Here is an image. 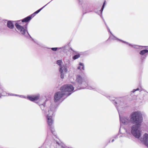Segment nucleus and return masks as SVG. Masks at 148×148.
I'll list each match as a JSON object with an SVG mask.
<instances>
[{"label": "nucleus", "instance_id": "nucleus-7", "mask_svg": "<svg viewBox=\"0 0 148 148\" xmlns=\"http://www.w3.org/2000/svg\"><path fill=\"white\" fill-rule=\"evenodd\" d=\"M111 35L110 36V38H111L112 39H113L114 40H118L120 41H121L125 43L128 45L129 46L131 47H133L134 48L136 49H139L140 50H141L145 48L146 46H139L136 45H132L131 44L125 41H124L123 40H120L118 38L116 37L115 36H114L112 34H111Z\"/></svg>", "mask_w": 148, "mask_h": 148}, {"label": "nucleus", "instance_id": "nucleus-31", "mask_svg": "<svg viewBox=\"0 0 148 148\" xmlns=\"http://www.w3.org/2000/svg\"><path fill=\"white\" fill-rule=\"evenodd\" d=\"M114 141V139H112L111 141V142L112 143Z\"/></svg>", "mask_w": 148, "mask_h": 148}, {"label": "nucleus", "instance_id": "nucleus-12", "mask_svg": "<svg viewBox=\"0 0 148 148\" xmlns=\"http://www.w3.org/2000/svg\"><path fill=\"white\" fill-rule=\"evenodd\" d=\"M140 141L143 143L147 147H148V134H145L143 137L140 138Z\"/></svg>", "mask_w": 148, "mask_h": 148}, {"label": "nucleus", "instance_id": "nucleus-32", "mask_svg": "<svg viewBox=\"0 0 148 148\" xmlns=\"http://www.w3.org/2000/svg\"><path fill=\"white\" fill-rule=\"evenodd\" d=\"M147 126L148 127V122L147 123Z\"/></svg>", "mask_w": 148, "mask_h": 148}, {"label": "nucleus", "instance_id": "nucleus-24", "mask_svg": "<svg viewBox=\"0 0 148 148\" xmlns=\"http://www.w3.org/2000/svg\"><path fill=\"white\" fill-rule=\"evenodd\" d=\"M87 88H88L89 89H95L96 90H97L95 88H92V87H88Z\"/></svg>", "mask_w": 148, "mask_h": 148}, {"label": "nucleus", "instance_id": "nucleus-29", "mask_svg": "<svg viewBox=\"0 0 148 148\" xmlns=\"http://www.w3.org/2000/svg\"><path fill=\"white\" fill-rule=\"evenodd\" d=\"M77 69H80V66H78L77 67Z\"/></svg>", "mask_w": 148, "mask_h": 148}, {"label": "nucleus", "instance_id": "nucleus-6", "mask_svg": "<svg viewBox=\"0 0 148 148\" xmlns=\"http://www.w3.org/2000/svg\"><path fill=\"white\" fill-rule=\"evenodd\" d=\"M141 125L135 124L131 127V132L135 138H139L141 136V132L139 129Z\"/></svg>", "mask_w": 148, "mask_h": 148}, {"label": "nucleus", "instance_id": "nucleus-30", "mask_svg": "<svg viewBox=\"0 0 148 148\" xmlns=\"http://www.w3.org/2000/svg\"><path fill=\"white\" fill-rule=\"evenodd\" d=\"M121 127H120V130H119V132H120V131H121Z\"/></svg>", "mask_w": 148, "mask_h": 148}, {"label": "nucleus", "instance_id": "nucleus-5", "mask_svg": "<svg viewBox=\"0 0 148 148\" xmlns=\"http://www.w3.org/2000/svg\"><path fill=\"white\" fill-rule=\"evenodd\" d=\"M76 81L78 84V85L76 86V87L78 89L85 88L88 85L87 80L82 78L79 75H77Z\"/></svg>", "mask_w": 148, "mask_h": 148}, {"label": "nucleus", "instance_id": "nucleus-15", "mask_svg": "<svg viewBox=\"0 0 148 148\" xmlns=\"http://www.w3.org/2000/svg\"><path fill=\"white\" fill-rule=\"evenodd\" d=\"M51 49L54 51H56L58 49H61V51H63V52H64L65 49V47H62L60 48H58V47H55V48H51Z\"/></svg>", "mask_w": 148, "mask_h": 148}, {"label": "nucleus", "instance_id": "nucleus-8", "mask_svg": "<svg viewBox=\"0 0 148 148\" xmlns=\"http://www.w3.org/2000/svg\"><path fill=\"white\" fill-rule=\"evenodd\" d=\"M120 109V108H117L119 116L120 123H122L125 125H127L131 122L130 119L127 116L121 117V113Z\"/></svg>", "mask_w": 148, "mask_h": 148}, {"label": "nucleus", "instance_id": "nucleus-1", "mask_svg": "<svg viewBox=\"0 0 148 148\" xmlns=\"http://www.w3.org/2000/svg\"><path fill=\"white\" fill-rule=\"evenodd\" d=\"M74 88L72 85L66 84L61 87L60 88L61 91L56 92L54 96V100L55 102L58 101L64 96L67 97L70 95L71 93L70 92L73 90Z\"/></svg>", "mask_w": 148, "mask_h": 148}, {"label": "nucleus", "instance_id": "nucleus-2", "mask_svg": "<svg viewBox=\"0 0 148 148\" xmlns=\"http://www.w3.org/2000/svg\"><path fill=\"white\" fill-rule=\"evenodd\" d=\"M53 106V105H51L49 109L47 110V112L44 111L43 112L46 115L47 122L49 128L51 130L52 133L55 136L56 134L54 129V126L53 125V120L52 116L53 115L54 113L56 111V107Z\"/></svg>", "mask_w": 148, "mask_h": 148}, {"label": "nucleus", "instance_id": "nucleus-16", "mask_svg": "<svg viewBox=\"0 0 148 148\" xmlns=\"http://www.w3.org/2000/svg\"><path fill=\"white\" fill-rule=\"evenodd\" d=\"M7 26L10 29H12L14 27V25L12 23V22L11 21H8Z\"/></svg>", "mask_w": 148, "mask_h": 148}, {"label": "nucleus", "instance_id": "nucleus-17", "mask_svg": "<svg viewBox=\"0 0 148 148\" xmlns=\"http://www.w3.org/2000/svg\"><path fill=\"white\" fill-rule=\"evenodd\" d=\"M80 54L79 53H78L77 54L74 56L73 58V60H75L77 59L78 58L80 57Z\"/></svg>", "mask_w": 148, "mask_h": 148}, {"label": "nucleus", "instance_id": "nucleus-22", "mask_svg": "<svg viewBox=\"0 0 148 148\" xmlns=\"http://www.w3.org/2000/svg\"><path fill=\"white\" fill-rule=\"evenodd\" d=\"M139 90V88H137V89H134L132 91V92H135V91H137V90Z\"/></svg>", "mask_w": 148, "mask_h": 148}, {"label": "nucleus", "instance_id": "nucleus-11", "mask_svg": "<svg viewBox=\"0 0 148 148\" xmlns=\"http://www.w3.org/2000/svg\"><path fill=\"white\" fill-rule=\"evenodd\" d=\"M50 2L40 9L36 11L32 14L24 18L23 19V21H29L32 19V18L34 17L36 15V14L38 13L43 8H44Z\"/></svg>", "mask_w": 148, "mask_h": 148}, {"label": "nucleus", "instance_id": "nucleus-25", "mask_svg": "<svg viewBox=\"0 0 148 148\" xmlns=\"http://www.w3.org/2000/svg\"><path fill=\"white\" fill-rule=\"evenodd\" d=\"M80 4H82V0H77Z\"/></svg>", "mask_w": 148, "mask_h": 148}, {"label": "nucleus", "instance_id": "nucleus-20", "mask_svg": "<svg viewBox=\"0 0 148 148\" xmlns=\"http://www.w3.org/2000/svg\"><path fill=\"white\" fill-rule=\"evenodd\" d=\"M45 103H42L41 104L39 105L40 106V107L41 109L42 110H44L43 108L45 107Z\"/></svg>", "mask_w": 148, "mask_h": 148}, {"label": "nucleus", "instance_id": "nucleus-23", "mask_svg": "<svg viewBox=\"0 0 148 148\" xmlns=\"http://www.w3.org/2000/svg\"><path fill=\"white\" fill-rule=\"evenodd\" d=\"M61 148H69V147L65 145H64L62 146Z\"/></svg>", "mask_w": 148, "mask_h": 148}, {"label": "nucleus", "instance_id": "nucleus-10", "mask_svg": "<svg viewBox=\"0 0 148 148\" xmlns=\"http://www.w3.org/2000/svg\"><path fill=\"white\" fill-rule=\"evenodd\" d=\"M109 99L111 101H112L113 103L114 104L116 108H123V106L124 103L123 102L118 101L117 102L115 100L116 99L114 97H109Z\"/></svg>", "mask_w": 148, "mask_h": 148}, {"label": "nucleus", "instance_id": "nucleus-13", "mask_svg": "<svg viewBox=\"0 0 148 148\" xmlns=\"http://www.w3.org/2000/svg\"><path fill=\"white\" fill-rule=\"evenodd\" d=\"M148 50L147 49H143L139 52V54L141 56L140 59L142 61L144 60L147 56V53Z\"/></svg>", "mask_w": 148, "mask_h": 148}, {"label": "nucleus", "instance_id": "nucleus-27", "mask_svg": "<svg viewBox=\"0 0 148 148\" xmlns=\"http://www.w3.org/2000/svg\"><path fill=\"white\" fill-rule=\"evenodd\" d=\"M104 23H105V24L106 25V27H107V29H108V28H109L108 27V25H107L106 24V23L105 22V21H104Z\"/></svg>", "mask_w": 148, "mask_h": 148}, {"label": "nucleus", "instance_id": "nucleus-33", "mask_svg": "<svg viewBox=\"0 0 148 148\" xmlns=\"http://www.w3.org/2000/svg\"><path fill=\"white\" fill-rule=\"evenodd\" d=\"M58 144H59V143H58V142H56Z\"/></svg>", "mask_w": 148, "mask_h": 148}, {"label": "nucleus", "instance_id": "nucleus-4", "mask_svg": "<svg viewBox=\"0 0 148 148\" xmlns=\"http://www.w3.org/2000/svg\"><path fill=\"white\" fill-rule=\"evenodd\" d=\"M130 118L132 123L141 125L143 117L140 112L138 111L132 112L130 115Z\"/></svg>", "mask_w": 148, "mask_h": 148}, {"label": "nucleus", "instance_id": "nucleus-14", "mask_svg": "<svg viewBox=\"0 0 148 148\" xmlns=\"http://www.w3.org/2000/svg\"><path fill=\"white\" fill-rule=\"evenodd\" d=\"M39 95L37 94L35 95L28 96L27 97V98L29 100L31 101H34L37 100L38 99H39Z\"/></svg>", "mask_w": 148, "mask_h": 148}, {"label": "nucleus", "instance_id": "nucleus-26", "mask_svg": "<svg viewBox=\"0 0 148 148\" xmlns=\"http://www.w3.org/2000/svg\"><path fill=\"white\" fill-rule=\"evenodd\" d=\"M118 135H116L114 136V138H115V139H116L118 138Z\"/></svg>", "mask_w": 148, "mask_h": 148}, {"label": "nucleus", "instance_id": "nucleus-9", "mask_svg": "<svg viewBox=\"0 0 148 148\" xmlns=\"http://www.w3.org/2000/svg\"><path fill=\"white\" fill-rule=\"evenodd\" d=\"M62 62V60H58L57 61V64L60 66L59 71L60 73L61 78L63 79L64 78V75L67 72V69L66 66H62L61 65V63Z\"/></svg>", "mask_w": 148, "mask_h": 148}, {"label": "nucleus", "instance_id": "nucleus-21", "mask_svg": "<svg viewBox=\"0 0 148 148\" xmlns=\"http://www.w3.org/2000/svg\"><path fill=\"white\" fill-rule=\"evenodd\" d=\"M79 65L82 66V69L83 70H84V66L83 63L81 62H80L79 63Z\"/></svg>", "mask_w": 148, "mask_h": 148}, {"label": "nucleus", "instance_id": "nucleus-19", "mask_svg": "<svg viewBox=\"0 0 148 148\" xmlns=\"http://www.w3.org/2000/svg\"><path fill=\"white\" fill-rule=\"evenodd\" d=\"M105 2L106 1H105L104 2V3H103V5L102 6V7L101 8V10H100V11L101 12V15L102 14V13L103 11V8H104V6H105Z\"/></svg>", "mask_w": 148, "mask_h": 148}, {"label": "nucleus", "instance_id": "nucleus-18", "mask_svg": "<svg viewBox=\"0 0 148 148\" xmlns=\"http://www.w3.org/2000/svg\"><path fill=\"white\" fill-rule=\"evenodd\" d=\"M9 95L11 96H19L20 97H21L26 98V97L24 96L23 95H19L12 94V93L9 94Z\"/></svg>", "mask_w": 148, "mask_h": 148}, {"label": "nucleus", "instance_id": "nucleus-3", "mask_svg": "<svg viewBox=\"0 0 148 148\" xmlns=\"http://www.w3.org/2000/svg\"><path fill=\"white\" fill-rule=\"evenodd\" d=\"M23 19L21 20L17 21L15 25L20 34L26 36V34H28L30 36L27 30V26L28 23L27 22L28 21H23Z\"/></svg>", "mask_w": 148, "mask_h": 148}, {"label": "nucleus", "instance_id": "nucleus-28", "mask_svg": "<svg viewBox=\"0 0 148 148\" xmlns=\"http://www.w3.org/2000/svg\"><path fill=\"white\" fill-rule=\"evenodd\" d=\"M108 31L110 32V34H112V32H110L109 28H108Z\"/></svg>", "mask_w": 148, "mask_h": 148}]
</instances>
